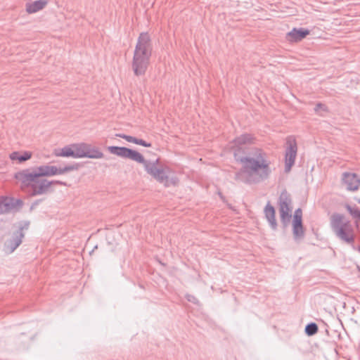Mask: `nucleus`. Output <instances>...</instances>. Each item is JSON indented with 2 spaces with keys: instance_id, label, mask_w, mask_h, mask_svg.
I'll return each instance as SVG.
<instances>
[{
  "instance_id": "f257e3e1",
  "label": "nucleus",
  "mask_w": 360,
  "mask_h": 360,
  "mask_svg": "<svg viewBox=\"0 0 360 360\" xmlns=\"http://www.w3.org/2000/svg\"><path fill=\"white\" fill-rule=\"evenodd\" d=\"M257 139L250 134H244L236 137L231 143V148L234 152L237 161L243 165V170L238 174V178L247 183L258 181L268 176L271 172L270 161L266 153L259 148L250 147L256 143Z\"/></svg>"
},
{
  "instance_id": "f03ea898",
  "label": "nucleus",
  "mask_w": 360,
  "mask_h": 360,
  "mask_svg": "<svg viewBox=\"0 0 360 360\" xmlns=\"http://www.w3.org/2000/svg\"><path fill=\"white\" fill-rule=\"evenodd\" d=\"M107 150L112 155L143 164L147 173L165 186L176 185L178 182L176 177H170L172 170L168 167L159 165V159L154 162H148L141 153L126 147L108 146Z\"/></svg>"
},
{
  "instance_id": "7ed1b4c3",
  "label": "nucleus",
  "mask_w": 360,
  "mask_h": 360,
  "mask_svg": "<svg viewBox=\"0 0 360 360\" xmlns=\"http://www.w3.org/2000/svg\"><path fill=\"white\" fill-rule=\"evenodd\" d=\"M77 165H69L64 168H59L54 165H45L37 167L34 172L23 171L18 174L17 177L25 183L34 181L36 178L41 176H51L60 175L67 172L77 169Z\"/></svg>"
},
{
  "instance_id": "20e7f679",
  "label": "nucleus",
  "mask_w": 360,
  "mask_h": 360,
  "mask_svg": "<svg viewBox=\"0 0 360 360\" xmlns=\"http://www.w3.org/2000/svg\"><path fill=\"white\" fill-rule=\"evenodd\" d=\"M74 158H88L91 159H101L104 155L98 148H92L86 143L72 144Z\"/></svg>"
},
{
  "instance_id": "39448f33",
  "label": "nucleus",
  "mask_w": 360,
  "mask_h": 360,
  "mask_svg": "<svg viewBox=\"0 0 360 360\" xmlns=\"http://www.w3.org/2000/svg\"><path fill=\"white\" fill-rule=\"evenodd\" d=\"M343 217L339 214L334 215L332 219L333 226L337 235L346 242L350 243L354 240V233L352 226L349 223L342 222Z\"/></svg>"
},
{
  "instance_id": "423d86ee",
  "label": "nucleus",
  "mask_w": 360,
  "mask_h": 360,
  "mask_svg": "<svg viewBox=\"0 0 360 360\" xmlns=\"http://www.w3.org/2000/svg\"><path fill=\"white\" fill-rule=\"evenodd\" d=\"M134 53L150 57L152 54V42L150 34L147 32L140 34L138 37Z\"/></svg>"
},
{
  "instance_id": "0eeeda50",
  "label": "nucleus",
  "mask_w": 360,
  "mask_h": 360,
  "mask_svg": "<svg viewBox=\"0 0 360 360\" xmlns=\"http://www.w3.org/2000/svg\"><path fill=\"white\" fill-rule=\"evenodd\" d=\"M134 53L150 57L152 54V42L150 34L147 32L140 34L138 37Z\"/></svg>"
},
{
  "instance_id": "6e6552de",
  "label": "nucleus",
  "mask_w": 360,
  "mask_h": 360,
  "mask_svg": "<svg viewBox=\"0 0 360 360\" xmlns=\"http://www.w3.org/2000/svg\"><path fill=\"white\" fill-rule=\"evenodd\" d=\"M150 58L146 56H141L134 53L132 60V70L136 76L143 75L149 65Z\"/></svg>"
},
{
  "instance_id": "1a4fd4ad",
  "label": "nucleus",
  "mask_w": 360,
  "mask_h": 360,
  "mask_svg": "<svg viewBox=\"0 0 360 360\" xmlns=\"http://www.w3.org/2000/svg\"><path fill=\"white\" fill-rule=\"evenodd\" d=\"M310 31L307 29L293 28L291 31L286 34L285 39L289 43H297L307 37Z\"/></svg>"
},
{
  "instance_id": "9d476101",
  "label": "nucleus",
  "mask_w": 360,
  "mask_h": 360,
  "mask_svg": "<svg viewBox=\"0 0 360 360\" xmlns=\"http://www.w3.org/2000/svg\"><path fill=\"white\" fill-rule=\"evenodd\" d=\"M32 155L29 150L13 151L9 154V158L12 162L22 163L30 160Z\"/></svg>"
},
{
  "instance_id": "9b49d317",
  "label": "nucleus",
  "mask_w": 360,
  "mask_h": 360,
  "mask_svg": "<svg viewBox=\"0 0 360 360\" xmlns=\"http://www.w3.org/2000/svg\"><path fill=\"white\" fill-rule=\"evenodd\" d=\"M302 210L298 209L295 211L293 217V233L296 237L303 235L304 231L302 225Z\"/></svg>"
},
{
  "instance_id": "f8f14e48",
  "label": "nucleus",
  "mask_w": 360,
  "mask_h": 360,
  "mask_svg": "<svg viewBox=\"0 0 360 360\" xmlns=\"http://www.w3.org/2000/svg\"><path fill=\"white\" fill-rule=\"evenodd\" d=\"M49 0H37L26 4L25 10L29 14L37 13L44 9L48 4Z\"/></svg>"
},
{
  "instance_id": "ddd939ff",
  "label": "nucleus",
  "mask_w": 360,
  "mask_h": 360,
  "mask_svg": "<svg viewBox=\"0 0 360 360\" xmlns=\"http://www.w3.org/2000/svg\"><path fill=\"white\" fill-rule=\"evenodd\" d=\"M343 182L347 186V189L350 191H355L358 189L360 186V181L357 176L354 174H346L344 175Z\"/></svg>"
},
{
  "instance_id": "4468645a",
  "label": "nucleus",
  "mask_w": 360,
  "mask_h": 360,
  "mask_svg": "<svg viewBox=\"0 0 360 360\" xmlns=\"http://www.w3.org/2000/svg\"><path fill=\"white\" fill-rule=\"evenodd\" d=\"M291 212L292 209L290 207V202L283 201L280 203V217L284 224L289 221L291 217Z\"/></svg>"
},
{
  "instance_id": "2eb2a0df",
  "label": "nucleus",
  "mask_w": 360,
  "mask_h": 360,
  "mask_svg": "<svg viewBox=\"0 0 360 360\" xmlns=\"http://www.w3.org/2000/svg\"><path fill=\"white\" fill-rule=\"evenodd\" d=\"M264 214L271 228L276 229L277 227V222L276 219V211L274 207L268 203L264 208Z\"/></svg>"
},
{
  "instance_id": "dca6fc26",
  "label": "nucleus",
  "mask_w": 360,
  "mask_h": 360,
  "mask_svg": "<svg viewBox=\"0 0 360 360\" xmlns=\"http://www.w3.org/2000/svg\"><path fill=\"white\" fill-rule=\"evenodd\" d=\"M296 149L291 146L287 151L285 155V170L287 172H289L292 167V166L294 165L295 157H296Z\"/></svg>"
},
{
  "instance_id": "f3484780",
  "label": "nucleus",
  "mask_w": 360,
  "mask_h": 360,
  "mask_svg": "<svg viewBox=\"0 0 360 360\" xmlns=\"http://www.w3.org/2000/svg\"><path fill=\"white\" fill-rule=\"evenodd\" d=\"M54 155L56 157H62V158H74V153L72 148V144L65 146L61 148H58L54 150Z\"/></svg>"
},
{
  "instance_id": "a211bd4d",
  "label": "nucleus",
  "mask_w": 360,
  "mask_h": 360,
  "mask_svg": "<svg viewBox=\"0 0 360 360\" xmlns=\"http://www.w3.org/2000/svg\"><path fill=\"white\" fill-rule=\"evenodd\" d=\"M116 136L124 139L125 141H127L129 143H135V144L140 145V146L147 147V148L151 147V143H147L143 139H139L134 136L126 135L124 134H116Z\"/></svg>"
},
{
  "instance_id": "6ab92c4d",
  "label": "nucleus",
  "mask_w": 360,
  "mask_h": 360,
  "mask_svg": "<svg viewBox=\"0 0 360 360\" xmlns=\"http://www.w3.org/2000/svg\"><path fill=\"white\" fill-rule=\"evenodd\" d=\"M21 233H18L6 243V251L13 252L21 243Z\"/></svg>"
},
{
  "instance_id": "aec40b11",
  "label": "nucleus",
  "mask_w": 360,
  "mask_h": 360,
  "mask_svg": "<svg viewBox=\"0 0 360 360\" xmlns=\"http://www.w3.org/2000/svg\"><path fill=\"white\" fill-rule=\"evenodd\" d=\"M318 331V327L315 323H311L306 326L305 332L308 335H312L316 333Z\"/></svg>"
},
{
  "instance_id": "412c9836",
  "label": "nucleus",
  "mask_w": 360,
  "mask_h": 360,
  "mask_svg": "<svg viewBox=\"0 0 360 360\" xmlns=\"http://www.w3.org/2000/svg\"><path fill=\"white\" fill-rule=\"evenodd\" d=\"M50 185V183H49L48 181H44L43 182H41V185L40 186V188H37V187H35L34 188V192L36 193H42L44 189L47 188Z\"/></svg>"
},
{
  "instance_id": "4be33fe9",
  "label": "nucleus",
  "mask_w": 360,
  "mask_h": 360,
  "mask_svg": "<svg viewBox=\"0 0 360 360\" xmlns=\"http://www.w3.org/2000/svg\"><path fill=\"white\" fill-rule=\"evenodd\" d=\"M348 210L349 213L355 218H357L360 220V211L356 209H353L350 207H348Z\"/></svg>"
},
{
  "instance_id": "5701e85b",
  "label": "nucleus",
  "mask_w": 360,
  "mask_h": 360,
  "mask_svg": "<svg viewBox=\"0 0 360 360\" xmlns=\"http://www.w3.org/2000/svg\"><path fill=\"white\" fill-rule=\"evenodd\" d=\"M321 109L326 110L325 105L322 104H317L315 108L316 111H319Z\"/></svg>"
}]
</instances>
